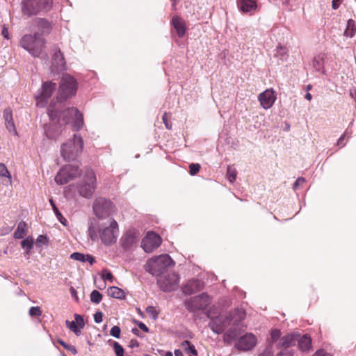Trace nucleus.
<instances>
[{
	"mask_svg": "<svg viewBox=\"0 0 356 356\" xmlns=\"http://www.w3.org/2000/svg\"><path fill=\"white\" fill-rule=\"evenodd\" d=\"M245 317V312L243 309H237L232 313L220 314L211 319L209 325L211 330L217 334L222 333L231 323L238 325Z\"/></svg>",
	"mask_w": 356,
	"mask_h": 356,
	"instance_id": "obj_1",
	"label": "nucleus"
},
{
	"mask_svg": "<svg viewBox=\"0 0 356 356\" xmlns=\"http://www.w3.org/2000/svg\"><path fill=\"white\" fill-rule=\"evenodd\" d=\"M54 107V106L51 105L48 109V114L51 121L58 118L60 124H66L72 120L74 122V129L76 130H79L83 127V115L79 113L76 108H68L58 113V111H56Z\"/></svg>",
	"mask_w": 356,
	"mask_h": 356,
	"instance_id": "obj_2",
	"label": "nucleus"
},
{
	"mask_svg": "<svg viewBox=\"0 0 356 356\" xmlns=\"http://www.w3.org/2000/svg\"><path fill=\"white\" fill-rule=\"evenodd\" d=\"M53 6V0H22L20 3L21 12L28 17L46 13Z\"/></svg>",
	"mask_w": 356,
	"mask_h": 356,
	"instance_id": "obj_3",
	"label": "nucleus"
},
{
	"mask_svg": "<svg viewBox=\"0 0 356 356\" xmlns=\"http://www.w3.org/2000/svg\"><path fill=\"white\" fill-rule=\"evenodd\" d=\"M20 46L34 57L42 55L45 47V40L38 33L24 35L19 42Z\"/></svg>",
	"mask_w": 356,
	"mask_h": 356,
	"instance_id": "obj_4",
	"label": "nucleus"
},
{
	"mask_svg": "<svg viewBox=\"0 0 356 356\" xmlns=\"http://www.w3.org/2000/svg\"><path fill=\"white\" fill-rule=\"evenodd\" d=\"M98 233L102 242L106 245H111L115 243L118 233L117 222L111 218L98 225Z\"/></svg>",
	"mask_w": 356,
	"mask_h": 356,
	"instance_id": "obj_5",
	"label": "nucleus"
},
{
	"mask_svg": "<svg viewBox=\"0 0 356 356\" xmlns=\"http://www.w3.org/2000/svg\"><path fill=\"white\" fill-rule=\"evenodd\" d=\"M83 148L82 138L74 134L72 139H70L60 147V154L65 161H73L81 153Z\"/></svg>",
	"mask_w": 356,
	"mask_h": 356,
	"instance_id": "obj_6",
	"label": "nucleus"
},
{
	"mask_svg": "<svg viewBox=\"0 0 356 356\" xmlns=\"http://www.w3.org/2000/svg\"><path fill=\"white\" fill-rule=\"evenodd\" d=\"M77 90V83L74 77L65 74L62 76L58 95L57 100L63 102L75 95Z\"/></svg>",
	"mask_w": 356,
	"mask_h": 356,
	"instance_id": "obj_7",
	"label": "nucleus"
},
{
	"mask_svg": "<svg viewBox=\"0 0 356 356\" xmlns=\"http://www.w3.org/2000/svg\"><path fill=\"white\" fill-rule=\"evenodd\" d=\"M174 261L168 254H161L148 260L145 265L146 271L158 276L167 268L173 266Z\"/></svg>",
	"mask_w": 356,
	"mask_h": 356,
	"instance_id": "obj_8",
	"label": "nucleus"
},
{
	"mask_svg": "<svg viewBox=\"0 0 356 356\" xmlns=\"http://www.w3.org/2000/svg\"><path fill=\"white\" fill-rule=\"evenodd\" d=\"M115 210V206L109 200L103 197L97 198L93 204V211L99 219L107 218Z\"/></svg>",
	"mask_w": 356,
	"mask_h": 356,
	"instance_id": "obj_9",
	"label": "nucleus"
},
{
	"mask_svg": "<svg viewBox=\"0 0 356 356\" xmlns=\"http://www.w3.org/2000/svg\"><path fill=\"white\" fill-rule=\"evenodd\" d=\"M96 188V177L94 172L87 169L83 183L79 188V193L85 198H90Z\"/></svg>",
	"mask_w": 356,
	"mask_h": 356,
	"instance_id": "obj_10",
	"label": "nucleus"
},
{
	"mask_svg": "<svg viewBox=\"0 0 356 356\" xmlns=\"http://www.w3.org/2000/svg\"><path fill=\"white\" fill-rule=\"evenodd\" d=\"M211 300L209 296L203 293L199 296L191 297L184 302L186 308L192 312L204 310L209 304Z\"/></svg>",
	"mask_w": 356,
	"mask_h": 356,
	"instance_id": "obj_11",
	"label": "nucleus"
},
{
	"mask_svg": "<svg viewBox=\"0 0 356 356\" xmlns=\"http://www.w3.org/2000/svg\"><path fill=\"white\" fill-rule=\"evenodd\" d=\"M79 175L80 171L78 167L67 165L59 170L54 179L57 184L64 185Z\"/></svg>",
	"mask_w": 356,
	"mask_h": 356,
	"instance_id": "obj_12",
	"label": "nucleus"
},
{
	"mask_svg": "<svg viewBox=\"0 0 356 356\" xmlns=\"http://www.w3.org/2000/svg\"><path fill=\"white\" fill-rule=\"evenodd\" d=\"M179 280V275L172 273L160 277L158 280V284L162 291L170 292L177 288Z\"/></svg>",
	"mask_w": 356,
	"mask_h": 356,
	"instance_id": "obj_13",
	"label": "nucleus"
},
{
	"mask_svg": "<svg viewBox=\"0 0 356 356\" xmlns=\"http://www.w3.org/2000/svg\"><path fill=\"white\" fill-rule=\"evenodd\" d=\"M56 87V84L51 81H45L43 83L39 94L35 97L38 106L44 107L46 105L47 100L51 97Z\"/></svg>",
	"mask_w": 356,
	"mask_h": 356,
	"instance_id": "obj_14",
	"label": "nucleus"
},
{
	"mask_svg": "<svg viewBox=\"0 0 356 356\" xmlns=\"http://www.w3.org/2000/svg\"><path fill=\"white\" fill-rule=\"evenodd\" d=\"M161 243V238L157 234L149 232H147L142 241V248L146 252H152L157 248Z\"/></svg>",
	"mask_w": 356,
	"mask_h": 356,
	"instance_id": "obj_15",
	"label": "nucleus"
},
{
	"mask_svg": "<svg viewBox=\"0 0 356 356\" xmlns=\"http://www.w3.org/2000/svg\"><path fill=\"white\" fill-rule=\"evenodd\" d=\"M276 98V94L273 89H266L258 96L260 104L264 109L271 108Z\"/></svg>",
	"mask_w": 356,
	"mask_h": 356,
	"instance_id": "obj_16",
	"label": "nucleus"
},
{
	"mask_svg": "<svg viewBox=\"0 0 356 356\" xmlns=\"http://www.w3.org/2000/svg\"><path fill=\"white\" fill-rule=\"evenodd\" d=\"M256 343L257 339L254 335L252 333H248L239 339L236 347L241 350H249L253 348Z\"/></svg>",
	"mask_w": 356,
	"mask_h": 356,
	"instance_id": "obj_17",
	"label": "nucleus"
},
{
	"mask_svg": "<svg viewBox=\"0 0 356 356\" xmlns=\"http://www.w3.org/2000/svg\"><path fill=\"white\" fill-rule=\"evenodd\" d=\"M239 322L238 325H234L231 323L232 325L223 335V341L227 344H230L234 341L238 336L241 334V331L244 330L243 325Z\"/></svg>",
	"mask_w": 356,
	"mask_h": 356,
	"instance_id": "obj_18",
	"label": "nucleus"
},
{
	"mask_svg": "<svg viewBox=\"0 0 356 356\" xmlns=\"http://www.w3.org/2000/svg\"><path fill=\"white\" fill-rule=\"evenodd\" d=\"M65 62L60 49H56L52 57L51 70L58 72L65 69Z\"/></svg>",
	"mask_w": 356,
	"mask_h": 356,
	"instance_id": "obj_19",
	"label": "nucleus"
},
{
	"mask_svg": "<svg viewBox=\"0 0 356 356\" xmlns=\"http://www.w3.org/2000/svg\"><path fill=\"white\" fill-rule=\"evenodd\" d=\"M33 24L42 35L49 34L52 29L51 22L45 18H36Z\"/></svg>",
	"mask_w": 356,
	"mask_h": 356,
	"instance_id": "obj_20",
	"label": "nucleus"
},
{
	"mask_svg": "<svg viewBox=\"0 0 356 356\" xmlns=\"http://www.w3.org/2000/svg\"><path fill=\"white\" fill-rule=\"evenodd\" d=\"M203 287L202 283L197 280H189L186 283L183 288L182 291L185 294L191 295L200 291Z\"/></svg>",
	"mask_w": 356,
	"mask_h": 356,
	"instance_id": "obj_21",
	"label": "nucleus"
},
{
	"mask_svg": "<svg viewBox=\"0 0 356 356\" xmlns=\"http://www.w3.org/2000/svg\"><path fill=\"white\" fill-rule=\"evenodd\" d=\"M239 10L243 13L255 12L257 9L256 0H237Z\"/></svg>",
	"mask_w": 356,
	"mask_h": 356,
	"instance_id": "obj_22",
	"label": "nucleus"
},
{
	"mask_svg": "<svg viewBox=\"0 0 356 356\" xmlns=\"http://www.w3.org/2000/svg\"><path fill=\"white\" fill-rule=\"evenodd\" d=\"M172 24L176 30L178 36L183 37L186 33L184 21L179 17H174L172 19Z\"/></svg>",
	"mask_w": 356,
	"mask_h": 356,
	"instance_id": "obj_23",
	"label": "nucleus"
},
{
	"mask_svg": "<svg viewBox=\"0 0 356 356\" xmlns=\"http://www.w3.org/2000/svg\"><path fill=\"white\" fill-rule=\"evenodd\" d=\"M138 238V234L134 231L127 232L122 237L123 245L129 247L134 244Z\"/></svg>",
	"mask_w": 356,
	"mask_h": 356,
	"instance_id": "obj_24",
	"label": "nucleus"
},
{
	"mask_svg": "<svg viewBox=\"0 0 356 356\" xmlns=\"http://www.w3.org/2000/svg\"><path fill=\"white\" fill-rule=\"evenodd\" d=\"M298 340V335L295 334H289L284 337H283L279 343V346L280 347H284L285 348L289 347L290 346L294 345L296 341Z\"/></svg>",
	"mask_w": 356,
	"mask_h": 356,
	"instance_id": "obj_25",
	"label": "nucleus"
},
{
	"mask_svg": "<svg viewBox=\"0 0 356 356\" xmlns=\"http://www.w3.org/2000/svg\"><path fill=\"white\" fill-rule=\"evenodd\" d=\"M107 292L109 296L114 298L123 299L125 298L124 291L117 286L109 287Z\"/></svg>",
	"mask_w": 356,
	"mask_h": 356,
	"instance_id": "obj_26",
	"label": "nucleus"
},
{
	"mask_svg": "<svg viewBox=\"0 0 356 356\" xmlns=\"http://www.w3.org/2000/svg\"><path fill=\"white\" fill-rule=\"evenodd\" d=\"M324 54H319L316 56L312 62L313 67L318 72H323L324 67Z\"/></svg>",
	"mask_w": 356,
	"mask_h": 356,
	"instance_id": "obj_27",
	"label": "nucleus"
},
{
	"mask_svg": "<svg viewBox=\"0 0 356 356\" xmlns=\"http://www.w3.org/2000/svg\"><path fill=\"white\" fill-rule=\"evenodd\" d=\"M298 346L301 350H309L312 347V340L307 335H304L298 340Z\"/></svg>",
	"mask_w": 356,
	"mask_h": 356,
	"instance_id": "obj_28",
	"label": "nucleus"
},
{
	"mask_svg": "<svg viewBox=\"0 0 356 356\" xmlns=\"http://www.w3.org/2000/svg\"><path fill=\"white\" fill-rule=\"evenodd\" d=\"M356 31V24L353 19H348L347 22V27L345 30L344 35L349 38H353L355 35Z\"/></svg>",
	"mask_w": 356,
	"mask_h": 356,
	"instance_id": "obj_29",
	"label": "nucleus"
},
{
	"mask_svg": "<svg viewBox=\"0 0 356 356\" xmlns=\"http://www.w3.org/2000/svg\"><path fill=\"white\" fill-rule=\"evenodd\" d=\"M26 224L24 221L19 222L17 229L14 232L15 238H22L26 235Z\"/></svg>",
	"mask_w": 356,
	"mask_h": 356,
	"instance_id": "obj_30",
	"label": "nucleus"
},
{
	"mask_svg": "<svg viewBox=\"0 0 356 356\" xmlns=\"http://www.w3.org/2000/svg\"><path fill=\"white\" fill-rule=\"evenodd\" d=\"M49 203L52 207V209L57 218V219L59 220V222L63 224V225H66L67 220L63 217V216L61 214V213L58 209L57 207L56 206L53 199H49Z\"/></svg>",
	"mask_w": 356,
	"mask_h": 356,
	"instance_id": "obj_31",
	"label": "nucleus"
},
{
	"mask_svg": "<svg viewBox=\"0 0 356 356\" xmlns=\"http://www.w3.org/2000/svg\"><path fill=\"white\" fill-rule=\"evenodd\" d=\"M182 348L184 351L188 354H192L193 355L196 356L197 355V352L195 348V346L191 343L188 341H184L181 344Z\"/></svg>",
	"mask_w": 356,
	"mask_h": 356,
	"instance_id": "obj_32",
	"label": "nucleus"
},
{
	"mask_svg": "<svg viewBox=\"0 0 356 356\" xmlns=\"http://www.w3.org/2000/svg\"><path fill=\"white\" fill-rule=\"evenodd\" d=\"M66 325L76 335L79 336L81 334V330L74 321H66Z\"/></svg>",
	"mask_w": 356,
	"mask_h": 356,
	"instance_id": "obj_33",
	"label": "nucleus"
},
{
	"mask_svg": "<svg viewBox=\"0 0 356 356\" xmlns=\"http://www.w3.org/2000/svg\"><path fill=\"white\" fill-rule=\"evenodd\" d=\"M237 172L235 168L228 166L227 170V177L230 182H234L236 178Z\"/></svg>",
	"mask_w": 356,
	"mask_h": 356,
	"instance_id": "obj_34",
	"label": "nucleus"
},
{
	"mask_svg": "<svg viewBox=\"0 0 356 356\" xmlns=\"http://www.w3.org/2000/svg\"><path fill=\"white\" fill-rule=\"evenodd\" d=\"M21 244L23 248L28 250L27 253H29V250L33 248V241L31 237H27L21 242Z\"/></svg>",
	"mask_w": 356,
	"mask_h": 356,
	"instance_id": "obj_35",
	"label": "nucleus"
},
{
	"mask_svg": "<svg viewBox=\"0 0 356 356\" xmlns=\"http://www.w3.org/2000/svg\"><path fill=\"white\" fill-rule=\"evenodd\" d=\"M102 298V294L97 290H94L92 291L90 294V300L92 302L98 304L101 302Z\"/></svg>",
	"mask_w": 356,
	"mask_h": 356,
	"instance_id": "obj_36",
	"label": "nucleus"
},
{
	"mask_svg": "<svg viewBox=\"0 0 356 356\" xmlns=\"http://www.w3.org/2000/svg\"><path fill=\"white\" fill-rule=\"evenodd\" d=\"M44 131L47 136L49 138H55L59 135L58 132L53 131L51 125H46L44 127Z\"/></svg>",
	"mask_w": 356,
	"mask_h": 356,
	"instance_id": "obj_37",
	"label": "nucleus"
},
{
	"mask_svg": "<svg viewBox=\"0 0 356 356\" xmlns=\"http://www.w3.org/2000/svg\"><path fill=\"white\" fill-rule=\"evenodd\" d=\"M5 124H6V127L7 130L10 134H13L15 136L17 135V132L16 127H15L13 120H10V121L6 122Z\"/></svg>",
	"mask_w": 356,
	"mask_h": 356,
	"instance_id": "obj_38",
	"label": "nucleus"
},
{
	"mask_svg": "<svg viewBox=\"0 0 356 356\" xmlns=\"http://www.w3.org/2000/svg\"><path fill=\"white\" fill-rule=\"evenodd\" d=\"M0 176L1 177H6L9 178L10 179H11V176H10L9 171L8 170L5 164H3L2 163H0Z\"/></svg>",
	"mask_w": 356,
	"mask_h": 356,
	"instance_id": "obj_39",
	"label": "nucleus"
},
{
	"mask_svg": "<svg viewBox=\"0 0 356 356\" xmlns=\"http://www.w3.org/2000/svg\"><path fill=\"white\" fill-rule=\"evenodd\" d=\"M113 348L116 356L124 355V348L116 341L113 343Z\"/></svg>",
	"mask_w": 356,
	"mask_h": 356,
	"instance_id": "obj_40",
	"label": "nucleus"
},
{
	"mask_svg": "<svg viewBox=\"0 0 356 356\" xmlns=\"http://www.w3.org/2000/svg\"><path fill=\"white\" fill-rule=\"evenodd\" d=\"M102 277L103 280H108L110 282H113V276L112 273L107 269H104L102 270Z\"/></svg>",
	"mask_w": 356,
	"mask_h": 356,
	"instance_id": "obj_41",
	"label": "nucleus"
},
{
	"mask_svg": "<svg viewBox=\"0 0 356 356\" xmlns=\"http://www.w3.org/2000/svg\"><path fill=\"white\" fill-rule=\"evenodd\" d=\"M58 343L61 346H63L65 348H66L67 350L70 351L72 353H73V354H76L77 353V350H76L75 346H72V345H68L65 341H63L62 340H58Z\"/></svg>",
	"mask_w": 356,
	"mask_h": 356,
	"instance_id": "obj_42",
	"label": "nucleus"
},
{
	"mask_svg": "<svg viewBox=\"0 0 356 356\" xmlns=\"http://www.w3.org/2000/svg\"><path fill=\"white\" fill-rule=\"evenodd\" d=\"M3 118L6 122L13 120V112L10 108H6L3 111Z\"/></svg>",
	"mask_w": 356,
	"mask_h": 356,
	"instance_id": "obj_43",
	"label": "nucleus"
},
{
	"mask_svg": "<svg viewBox=\"0 0 356 356\" xmlns=\"http://www.w3.org/2000/svg\"><path fill=\"white\" fill-rule=\"evenodd\" d=\"M70 257L74 260L80 261L85 262L86 261V255L79 252H74L71 254Z\"/></svg>",
	"mask_w": 356,
	"mask_h": 356,
	"instance_id": "obj_44",
	"label": "nucleus"
},
{
	"mask_svg": "<svg viewBox=\"0 0 356 356\" xmlns=\"http://www.w3.org/2000/svg\"><path fill=\"white\" fill-rule=\"evenodd\" d=\"M74 318H75L74 322L76 323L77 326L79 327V328L81 330V329L83 328V327L85 325L83 318L79 314H75Z\"/></svg>",
	"mask_w": 356,
	"mask_h": 356,
	"instance_id": "obj_45",
	"label": "nucleus"
},
{
	"mask_svg": "<svg viewBox=\"0 0 356 356\" xmlns=\"http://www.w3.org/2000/svg\"><path fill=\"white\" fill-rule=\"evenodd\" d=\"M42 314L39 307H31L29 309V314L31 316H39Z\"/></svg>",
	"mask_w": 356,
	"mask_h": 356,
	"instance_id": "obj_46",
	"label": "nucleus"
},
{
	"mask_svg": "<svg viewBox=\"0 0 356 356\" xmlns=\"http://www.w3.org/2000/svg\"><path fill=\"white\" fill-rule=\"evenodd\" d=\"M110 334L115 338H119L120 335V328L118 326H113L110 330Z\"/></svg>",
	"mask_w": 356,
	"mask_h": 356,
	"instance_id": "obj_47",
	"label": "nucleus"
},
{
	"mask_svg": "<svg viewBox=\"0 0 356 356\" xmlns=\"http://www.w3.org/2000/svg\"><path fill=\"white\" fill-rule=\"evenodd\" d=\"M189 168L191 175H194L199 172L200 169V165L198 163H191Z\"/></svg>",
	"mask_w": 356,
	"mask_h": 356,
	"instance_id": "obj_48",
	"label": "nucleus"
},
{
	"mask_svg": "<svg viewBox=\"0 0 356 356\" xmlns=\"http://www.w3.org/2000/svg\"><path fill=\"white\" fill-rule=\"evenodd\" d=\"M281 335V332L279 330L275 329L271 331L270 337L273 341L277 340Z\"/></svg>",
	"mask_w": 356,
	"mask_h": 356,
	"instance_id": "obj_49",
	"label": "nucleus"
},
{
	"mask_svg": "<svg viewBox=\"0 0 356 356\" xmlns=\"http://www.w3.org/2000/svg\"><path fill=\"white\" fill-rule=\"evenodd\" d=\"M305 182V179L303 177H299L296 179L293 184V189L296 190L300 186H302Z\"/></svg>",
	"mask_w": 356,
	"mask_h": 356,
	"instance_id": "obj_50",
	"label": "nucleus"
},
{
	"mask_svg": "<svg viewBox=\"0 0 356 356\" xmlns=\"http://www.w3.org/2000/svg\"><path fill=\"white\" fill-rule=\"evenodd\" d=\"M293 353L292 350L284 348L277 354V356H293Z\"/></svg>",
	"mask_w": 356,
	"mask_h": 356,
	"instance_id": "obj_51",
	"label": "nucleus"
},
{
	"mask_svg": "<svg viewBox=\"0 0 356 356\" xmlns=\"http://www.w3.org/2000/svg\"><path fill=\"white\" fill-rule=\"evenodd\" d=\"M103 314L101 312H97L94 314V321L97 323H99L102 321Z\"/></svg>",
	"mask_w": 356,
	"mask_h": 356,
	"instance_id": "obj_52",
	"label": "nucleus"
},
{
	"mask_svg": "<svg viewBox=\"0 0 356 356\" xmlns=\"http://www.w3.org/2000/svg\"><path fill=\"white\" fill-rule=\"evenodd\" d=\"M146 310L147 313L151 314L154 319L157 318L158 314L153 307H148Z\"/></svg>",
	"mask_w": 356,
	"mask_h": 356,
	"instance_id": "obj_53",
	"label": "nucleus"
},
{
	"mask_svg": "<svg viewBox=\"0 0 356 356\" xmlns=\"http://www.w3.org/2000/svg\"><path fill=\"white\" fill-rule=\"evenodd\" d=\"M168 113H165L163 115V122L165 125V127L168 129H172V124H170L168 122Z\"/></svg>",
	"mask_w": 356,
	"mask_h": 356,
	"instance_id": "obj_54",
	"label": "nucleus"
},
{
	"mask_svg": "<svg viewBox=\"0 0 356 356\" xmlns=\"http://www.w3.org/2000/svg\"><path fill=\"white\" fill-rule=\"evenodd\" d=\"M313 356H332L330 354L326 353L323 350H317Z\"/></svg>",
	"mask_w": 356,
	"mask_h": 356,
	"instance_id": "obj_55",
	"label": "nucleus"
},
{
	"mask_svg": "<svg viewBox=\"0 0 356 356\" xmlns=\"http://www.w3.org/2000/svg\"><path fill=\"white\" fill-rule=\"evenodd\" d=\"M136 323H137L138 327L140 330H143L145 332H147L149 331L148 327L143 323L140 322V321H137Z\"/></svg>",
	"mask_w": 356,
	"mask_h": 356,
	"instance_id": "obj_56",
	"label": "nucleus"
},
{
	"mask_svg": "<svg viewBox=\"0 0 356 356\" xmlns=\"http://www.w3.org/2000/svg\"><path fill=\"white\" fill-rule=\"evenodd\" d=\"M88 234L92 240H95V238L97 237L95 229L91 227L88 229Z\"/></svg>",
	"mask_w": 356,
	"mask_h": 356,
	"instance_id": "obj_57",
	"label": "nucleus"
},
{
	"mask_svg": "<svg viewBox=\"0 0 356 356\" xmlns=\"http://www.w3.org/2000/svg\"><path fill=\"white\" fill-rule=\"evenodd\" d=\"M341 2V0H333L332 3V8L336 10L339 8L340 3Z\"/></svg>",
	"mask_w": 356,
	"mask_h": 356,
	"instance_id": "obj_58",
	"label": "nucleus"
},
{
	"mask_svg": "<svg viewBox=\"0 0 356 356\" xmlns=\"http://www.w3.org/2000/svg\"><path fill=\"white\" fill-rule=\"evenodd\" d=\"M259 356H273V354L270 350L266 349Z\"/></svg>",
	"mask_w": 356,
	"mask_h": 356,
	"instance_id": "obj_59",
	"label": "nucleus"
},
{
	"mask_svg": "<svg viewBox=\"0 0 356 356\" xmlns=\"http://www.w3.org/2000/svg\"><path fill=\"white\" fill-rule=\"evenodd\" d=\"M70 291L72 296L77 301L78 300L77 293H76V291L74 289V288L71 287L70 289Z\"/></svg>",
	"mask_w": 356,
	"mask_h": 356,
	"instance_id": "obj_60",
	"label": "nucleus"
},
{
	"mask_svg": "<svg viewBox=\"0 0 356 356\" xmlns=\"http://www.w3.org/2000/svg\"><path fill=\"white\" fill-rule=\"evenodd\" d=\"M86 261H88L90 264H92L95 260L92 256L88 254L86 255Z\"/></svg>",
	"mask_w": 356,
	"mask_h": 356,
	"instance_id": "obj_61",
	"label": "nucleus"
},
{
	"mask_svg": "<svg viewBox=\"0 0 356 356\" xmlns=\"http://www.w3.org/2000/svg\"><path fill=\"white\" fill-rule=\"evenodd\" d=\"M344 138H345V134H343L337 140V145L338 146H343V145H341L342 143V141L344 140Z\"/></svg>",
	"mask_w": 356,
	"mask_h": 356,
	"instance_id": "obj_62",
	"label": "nucleus"
},
{
	"mask_svg": "<svg viewBox=\"0 0 356 356\" xmlns=\"http://www.w3.org/2000/svg\"><path fill=\"white\" fill-rule=\"evenodd\" d=\"M2 35L4 36V38L8 39V31L7 28L3 27L2 29Z\"/></svg>",
	"mask_w": 356,
	"mask_h": 356,
	"instance_id": "obj_63",
	"label": "nucleus"
},
{
	"mask_svg": "<svg viewBox=\"0 0 356 356\" xmlns=\"http://www.w3.org/2000/svg\"><path fill=\"white\" fill-rule=\"evenodd\" d=\"M175 356H183V353L180 350H175Z\"/></svg>",
	"mask_w": 356,
	"mask_h": 356,
	"instance_id": "obj_64",
	"label": "nucleus"
}]
</instances>
